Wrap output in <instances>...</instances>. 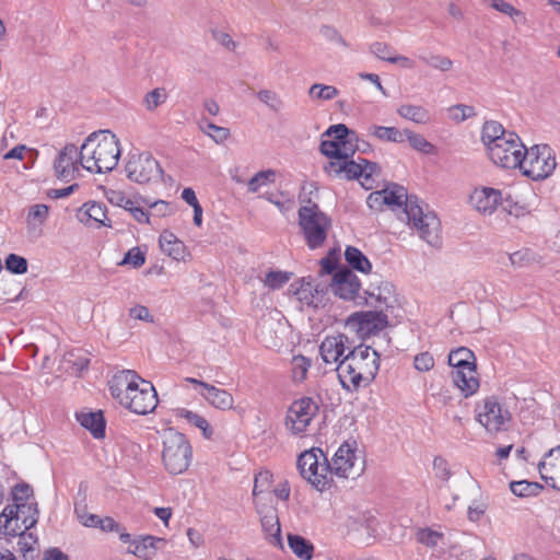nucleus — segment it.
<instances>
[{
  "mask_svg": "<svg viewBox=\"0 0 560 560\" xmlns=\"http://www.w3.org/2000/svg\"><path fill=\"white\" fill-rule=\"evenodd\" d=\"M386 197V206L392 210L399 209L398 218L415 229L419 236L431 246L440 244L441 222L435 213L423 212L417 199L408 197L402 186L392 185L382 190Z\"/></svg>",
  "mask_w": 560,
  "mask_h": 560,
  "instance_id": "obj_1",
  "label": "nucleus"
},
{
  "mask_svg": "<svg viewBox=\"0 0 560 560\" xmlns=\"http://www.w3.org/2000/svg\"><path fill=\"white\" fill-rule=\"evenodd\" d=\"M112 396L126 409L137 415H148L158 406V394L151 382L135 371L124 370L109 382Z\"/></svg>",
  "mask_w": 560,
  "mask_h": 560,
  "instance_id": "obj_2",
  "label": "nucleus"
},
{
  "mask_svg": "<svg viewBox=\"0 0 560 560\" xmlns=\"http://www.w3.org/2000/svg\"><path fill=\"white\" fill-rule=\"evenodd\" d=\"M119 156V140L109 130L92 132L80 148V165L90 173L114 170Z\"/></svg>",
  "mask_w": 560,
  "mask_h": 560,
  "instance_id": "obj_3",
  "label": "nucleus"
},
{
  "mask_svg": "<svg viewBox=\"0 0 560 560\" xmlns=\"http://www.w3.org/2000/svg\"><path fill=\"white\" fill-rule=\"evenodd\" d=\"M380 354L370 346L353 347L337 365V375L347 389L369 385L378 371Z\"/></svg>",
  "mask_w": 560,
  "mask_h": 560,
  "instance_id": "obj_4",
  "label": "nucleus"
},
{
  "mask_svg": "<svg viewBox=\"0 0 560 560\" xmlns=\"http://www.w3.org/2000/svg\"><path fill=\"white\" fill-rule=\"evenodd\" d=\"M161 439L164 468L172 475L185 472L192 457V447L187 438L175 429L168 428L163 430Z\"/></svg>",
  "mask_w": 560,
  "mask_h": 560,
  "instance_id": "obj_5",
  "label": "nucleus"
},
{
  "mask_svg": "<svg viewBox=\"0 0 560 560\" xmlns=\"http://www.w3.org/2000/svg\"><path fill=\"white\" fill-rule=\"evenodd\" d=\"M299 226L307 247H323L331 230L330 218L316 203L308 202L299 209Z\"/></svg>",
  "mask_w": 560,
  "mask_h": 560,
  "instance_id": "obj_6",
  "label": "nucleus"
},
{
  "mask_svg": "<svg viewBox=\"0 0 560 560\" xmlns=\"http://www.w3.org/2000/svg\"><path fill=\"white\" fill-rule=\"evenodd\" d=\"M329 481L332 476L341 479H357L365 469V459L357 443L343 442L328 462Z\"/></svg>",
  "mask_w": 560,
  "mask_h": 560,
  "instance_id": "obj_7",
  "label": "nucleus"
},
{
  "mask_svg": "<svg viewBox=\"0 0 560 560\" xmlns=\"http://www.w3.org/2000/svg\"><path fill=\"white\" fill-rule=\"evenodd\" d=\"M522 163L517 168L533 180L548 178L557 166L552 149L547 144H535L523 152Z\"/></svg>",
  "mask_w": 560,
  "mask_h": 560,
  "instance_id": "obj_8",
  "label": "nucleus"
},
{
  "mask_svg": "<svg viewBox=\"0 0 560 560\" xmlns=\"http://www.w3.org/2000/svg\"><path fill=\"white\" fill-rule=\"evenodd\" d=\"M323 138L320 152L328 158H351L360 150L357 133L343 124L330 126Z\"/></svg>",
  "mask_w": 560,
  "mask_h": 560,
  "instance_id": "obj_9",
  "label": "nucleus"
},
{
  "mask_svg": "<svg viewBox=\"0 0 560 560\" xmlns=\"http://www.w3.org/2000/svg\"><path fill=\"white\" fill-rule=\"evenodd\" d=\"M298 468L304 479L317 490H325L329 481L328 460L319 448H312L302 453L298 459Z\"/></svg>",
  "mask_w": 560,
  "mask_h": 560,
  "instance_id": "obj_10",
  "label": "nucleus"
},
{
  "mask_svg": "<svg viewBox=\"0 0 560 560\" xmlns=\"http://www.w3.org/2000/svg\"><path fill=\"white\" fill-rule=\"evenodd\" d=\"M36 515L37 510L32 503L8 505L0 514V532L8 536H20L37 523Z\"/></svg>",
  "mask_w": 560,
  "mask_h": 560,
  "instance_id": "obj_11",
  "label": "nucleus"
},
{
  "mask_svg": "<svg viewBox=\"0 0 560 560\" xmlns=\"http://www.w3.org/2000/svg\"><path fill=\"white\" fill-rule=\"evenodd\" d=\"M477 421L490 434L504 431L511 421L510 411L504 408L495 397L480 400L475 408Z\"/></svg>",
  "mask_w": 560,
  "mask_h": 560,
  "instance_id": "obj_12",
  "label": "nucleus"
},
{
  "mask_svg": "<svg viewBox=\"0 0 560 560\" xmlns=\"http://www.w3.org/2000/svg\"><path fill=\"white\" fill-rule=\"evenodd\" d=\"M526 147L516 133L508 135V138H501L499 143L493 144L488 150L490 160L498 166L508 170H515L522 163L523 152Z\"/></svg>",
  "mask_w": 560,
  "mask_h": 560,
  "instance_id": "obj_13",
  "label": "nucleus"
},
{
  "mask_svg": "<svg viewBox=\"0 0 560 560\" xmlns=\"http://www.w3.org/2000/svg\"><path fill=\"white\" fill-rule=\"evenodd\" d=\"M319 410L318 404L311 397H302L294 400L285 416V428L292 434L304 433Z\"/></svg>",
  "mask_w": 560,
  "mask_h": 560,
  "instance_id": "obj_14",
  "label": "nucleus"
},
{
  "mask_svg": "<svg viewBox=\"0 0 560 560\" xmlns=\"http://www.w3.org/2000/svg\"><path fill=\"white\" fill-rule=\"evenodd\" d=\"M126 173L130 180L145 184L158 180L162 175L159 162L150 153L130 155L126 164Z\"/></svg>",
  "mask_w": 560,
  "mask_h": 560,
  "instance_id": "obj_15",
  "label": "nucleus"
},
{
  "mask_svg": "<svg viewBox=\"0 0 560 560\" xmlns=\"http://www.w3.org/2000/svg\"><path fill=\"white\" fill-rule=\"evenodd\" d=\"M361 287L358 276L348 268L336 271L330 282L331 291L336 296L352 301L357 306H363L365 302L361 294Z\"/></svg>",
  "mask_w": 560,
  "mask_h": 560,
  "instance_id": "obj_16",
  "label": "nucleus"
},
{
  "mask_svg": "<svg viewBox=\"0 0 560 560\" xmlns=\"http://www.w3.org/2000/svg\"><path fill=\"white\" fill-rule=\"evenodd\" d=\"M346 324L350 329L355 330L360 337L365 338L384 329L388 319L383 310H376L355 312L347 318Z\"/></svg>",
  "mask_w": 560,
  "mask_h": 560,
  "instance_id": "obj_17",
  "label": "nucleus"
},
{
  "mask_svg": "<svg viewBox=\"0 0 560 560\" xmlns=\"http://www.w3.org/2000/svg\"><path fill=\"white\" fill-rule=\"evenodd\" d=\"M80 166V150L75 144H66L54 162L55 175L61 180L70 182L75 178Z\"/></svg>",
  "mask_w": 560,
  "mask_h": 560,
  "instance_id": "obj_18",
  "label": "nucleus"
},
{
  "mask_svg": "<svg viewBox=\"0 0 560 560\" xmlns=\"http://www.w3.org/2000/svg\"><path fill=\"white\" fill-rule=\"evenodd\" d=\"M352 343L348 336L343 334L330 335L324 338L319 346V353L323 361L327 364L339 362L352 350Z\"/></svg>",
  "mask_w": 560,
  "mask_h": 560,
  "instance_id": "obj_19",
  "label": "nucleus"
},
{
  "mask_svg": "<svg viewBox=\"0 0 560 560\" xmlns=\"http://www.w3.org/2000/svg\"><path fill=\"white\" fill-rule=\"evenodd\" d=\"M502 192L492 187H476L469 195V205L479 213L492 214L502 201Z\"/></svg>",
  "mask_w": 560,
  "mask_h": 560,
  "instance_id": "obj_20",
  "label": "nucleus"
},
{
  "mask_svg": "<svg viewBox=\"0 0 560 560\" xmlns=\"http://www.w3.org/2000/svg\"><path fill=\"white\" fill-rule=\"evenodd\" d=\"M364 305L374 307L375 310H384L390 306L394 299V289L389 282L376 281L371 282L370 285L362 292Z\"/></svg>",
  "mask_w": 560,
  "mask_h": 560,
  "instance_id": "obj_21",
  "label": "nucleus"
},
{
  "mask_svg": "<svg viewBox=\"0 0 560 560\" xmlns=\"http://www.w3.org/2000/svg\"><path fill=\"white\" fill-rule=\"evenodd\" d=\"M540 477L560 491V445L551 448L538 464Z\"/></svg>",
  "mask_w": 560,
  "mask_h": 560,
  "instance_id": "obj_22",
  "label": "nucleus"
},
{
  "mask_svg": "<svg viewBox=\"0 0 560 560\" xmlns=\"http://www.w3.org/2000/svg\"><path fill=\"white\" fill-rule=\"evenodd\" d=\"M161 544H165V539L151 535L141 536L130 542L127 551L139 559L152 560L156 556L159 545Z\"/></svg>",
  "mask_w": 560,
  "mask_h": 560,
  "instance_id": "obj_23",
  "label": "nucleus"
},
{
  "mask_svg": "<svg viewBox=\"0 0 560 560\" xmlns=\"http://www.w3.org/2000/svg\"><path fill=\"white\" fill-rule=\"evenodd\" d=\"M260 523L265 539L268 541V544L272 547L283 550L284 544L281 534V525L276 511L269 510L261 516Z\"/></svg>",
  "mask_w": 560,
  "mask_h": 560,
  "instance_id": "obj_24",
  "label": "nucleus"
},
{
  "mask_svg": "<svg viewBox=\"0 0 560 560\" xmlns=\"http://www.w3.org/2000/svg\"><path fill=\"white\" fill-rule=\"evenodd\" d=\"M294 294L300 302L313 307H318L325 300V289L311 279H303Z\"/></svg>",
  "mask_w": 560,
  "mask_h": 560,
  "instance_id": "obj_25",
  "label": "nucleus"
},
{
  "mask_svg": "<svg viewBox=\"0 0 560 560\" xmlns=\"http://www.w3.org/2000/svg\"><path fill=\"white\" fill-rule=\"evenodd\" d=\"M476 368H465L453 370L452 378L454 385L463 393L465 397L471 396L479 388V380L476 375Z\"/></svg>",
  "mask_w": 560,
  "mask_h": 560,
  "instance_id": "obj_26",
  "label": "nucleus"
},
{
  "mask_svg": "<svg viewBox=\"0 0 560 560\" xmlns=\"http://www.w3.org/2000/svg\"><path fill=\"white\" fill-rule=\"evenodd\" d=\"M200 395L214 408L229 410L233 407V396L225 389L217 388L213 385H205V390Z\"/></svg>",
  "mask_w": 560,
  "mask_h": 560,
  "instance_id": "obj_27",
  "label": "nucleus"
},
{
  "mask_svg": "<svg viewBox=\"0 0 560 560\" xmlns=\"http://www.w3.org/2000/svg\"><path fill=\"white\" fill-rule=\"evenodd\" d=\"M80 424L88 429L96 439L103 438L105 432V421L101 411L80 412L77 415Z\"/></svg>",
  "mask_w": 560,
  "mask_h": 560,
  "instance_id": "obj_28",
  "label": "nucleus"
},
{
  "mask_svg": "<svg viewBox=\"0 0 560 560\" xmlns=\"http://www.w3.org/2000/svg\"><path fill=\"white\" fill-rule=\"evenodd\" d=\"M160 247L163 253L168 255L170 257L180 260L184 259L185 256V245L184 243L176 237L175 234H173L170 231H164L160 235Z\"/></svg>",
  "mask_w": 560,
  "mask_h": 560,
  "instance_id": "obj_29",
  "label": "nucleus"
},
{
  "mask_svg": "<svg viewBox=\"0 0 560 560\" xmlns=\"http://www.w3.org/2000/svg\"><path fill=\"white\" fill-rule=\"evenodd\" d=\"M511 133L512 132L505 131L503 126L495 120L486 121L482 127L481 141L487 147L488 151L490 147L499 143L501 138H508V135Z\"/></svg>",
  "mask_w": 560,
  "mask_h": 560,
  "instance_id": "obj_30",
  "label": "nucleus"
},
{
  "mask_svg": "<svg viewBox=\"0 0 560 560\" xmlns=\"http://www.w3.org/2000/svg\"><path fill=\"white\" fill-rule=\"evenodd\" d=\"M366 131L369 136H372L381 141H388L395 143H400L405 141L404 130H399L396 127L370 125L366 128Z\"/></svg>",
  "mask_w": 560,
  "mask_h": 560,
  "instance_id": "obj_31",
  "label": "nucleus"
},
{
  "mask_svg": "<svg viewBox=\"0 0 560 560\" xmlns=\"http://www.w3.org/2000/svg\"><path fill=\"white\" fill-rule=\"evenodd\" d=\"M288 545L291 551L301 560H311L314 553V545L306 538L288 534Z\"/></svg>",
  "mask_w": 560,
  "mask_h": 560,
  "instance_id": "obj_32",
  "label": "nucleus"
},
{
  "mask_svg": "<svg viewBox=\"0 0 560 560\" xmlns=\"http://www.w3.org/2000/svg\"><path fill=\"white\" fill-rule=\"evenodd\" d=\"M397 114L420 125H425L431 119L429 110L420 105L402 104L397 108Z\"/></svg>",
  "mask_w": 560,
  "mask_h": 560,
  "instance_id": "obj_33",
  "label": "nucleus"
},
{
  "mask_svg": "<svg viewBox=\"0 0 560 560\" xmlns=\"http://www.w3.org/2000/svg\"><path fill=\"white\" fill-rule=\"evenodd\" d=\"M175 416L180 419H185L189 424L201 430L202 435L206 439H210L212 436V429L209 422L199 413L194 412L191 410L185 408H177L175 410Z\"/></svg>",
  "mask_w": 560,
  "mask_h": 560,
  "instance_id": "obj_34",
  "label": "nucleus"
},
{
  "mask_svg": "<svg viewBox=\"0 0 560 560\" xmlns=\"http://www.w3.org/2000/svg\"><path fill=\"white\" fill-rule=\"evenodd\" d=\"M49 217V207L44 203L33 205L28 208L26 223L30 230H37L44 225Z\"/></svg>",
  "mask_w": 560,
  "mask_h": 560,
  "instance_id": "obj_35",
  "label": "nucleus"
},
{
  "mask_svg": "<svg viewBox=\"0 0 560 560\" xmlns=\"http://www.w3.org/2000/svg\"><path fill=\"white\" fill-rule=\"evenodd\" d=\"M475 355L474 353L465 347H460L456 350L451 351L448 354V364L454 370H460L465 368L475 366L474 364Z\"/></svg>",
  "mask_w": 560,
  "mask_h": 560,
  "instance_id": "obj_36",
  "label": "nucleus"
},
{
  "mask_svg": "<svg viewBox=\"0 0 560 560\" xmlns=\"http://www.w3.org/2000/svg\"><path fill=\"white\" fill-rule=\"evenodd\" d=\"M256 96L260 103L276 114L281 113L285 107L284 101L273 90L261 89L256 93Z\"/></svg>",
  "mask_w": 560,
  "mask_h": 560,
  "instance_id": "obj_37",
  "label": "nucleus"
},
{
  "mask_svg": "<svg viewBox=\"0 0 560 560\" xmlns=\"http://www.w3.org/2000/svg\"><path fill=\"white\" fill-rule=\"evenodd\" d=\"M345 257L347 262L353 268L361 272H369L372 268L370 260L355 247H347Z\"/></svg>",
  "mask_w": 560,
  "mask_h": 560,
  "instance_id": "obj_38",
  "label": "nucleus"
},
{
  "mask_svg": "<svg viewBox=\"0 0 560 560\" xmlns=\"http://www.w3.org/2000/svg\"><path fill=\"white\" fill-rule=\"evenodd\" d=\"M307 94L314 101H331L339 95V90L332 85L314 83Z\"/></svg>",
  "mask_w": 560,
  "mask_h": 560,
  "instance_id": "obj_39",
  "label": "nucleus"
},
{
  "mask_svg": "<svg viewBox=\"0 0 560 560\" xmlns=\"http://www.w3.org/2000/svg\"><path fill=\"white\" fill-rule=\"evenodd\" d=\"M312 365V362L308 358L304 355H294L291 360V371H292V377L295 383L303 382L306 376L307 372Z\"/></svg>",
  "mask_w": 560,
  "mask_h": 560,
  "instance_id": "obj_40",
  "label": "nucleus"
},
{
  "mask_svg": "<svg viewBox=\"0 0 560 560\" xmlns=\"http://www.w3.org/2000/svg\"><path fill=\"white\" fill-rule=\"evenodd\" d=\"M80 213L88 219L94 220L97 223L107 225L106 219V207L101 202H86L80 210Z\"/></svg>",
  "mask_w": 560,
  "mask_h": 560,
  "instance_id": "obj_41",
  "label": "nucleus"
},
{
  "mask_svg": "<svg viewBox=\"0 0 560 560\" xmlns=\"http://www.w3.org/2000/svg\"><path fill=\"white\" fill-rule=\"evenodd\" d=\"M167 100V92L164 88H155L148 92L142 101L147 110L153 112L159 106L163 105Z\"/></svg>",
  "mask_w": 560,
  "mask_h": 560,
  "instance_id": "obj_42",
  "label": "nucleus"
},
{
  "mask_svg": "<svg viewBox=\"0 0 560 560\" xmlns=\"http://www.w3.org/2000/svg\"><path fill=\"white\" fill-rule=\"evenodd\" d=\"M276 171L265 170L256 173L247 183L248 191L257 192L261 187L275 182Z\"/></svg>",
  "mask_w": 560,
  "mask_h": 560,
  "instance_id": "obj_43",
  "label": "nucleus"
},
{
  "mask_svg": "<svg viewBox=\"0 0 560 560\" xmlns=\"http://www.w3.org/2000/svg\"><path fill=\"white\" fill-rule=\"evenodd\" d=\"M405 139L408 140L411 148L415 150L431 154L434 152V145L430 143L423 136L412 132L411 130L405 129Z\"/></svg>",
  "mask_w": 560,
  "mask_h": 560,
  "instance_id": "obj_44",
  "label": "nucleus"
},
{
  "mask_svg": "<svg viewBox=\"0 0 560 560\" xmlns=\"http://www.w3.org/2000/svg\"><path fill=\"white\" fill-rule=\"evenodd\" d=\"M200 128L207 136L219 144L225 142L230 137V130L228 128L217 126L209 121L201 125Z\"/></svg>",
  "mask_w": 560,
  "mask_h": 560,
  "instance_id": "obj_45",
  "label": "nucleus"
},
{
  "mask_svg": "<svg viewBox=\"0 0 560 560\" xmlns=\"http://www.w3.org/2000/svg\"><path fill=\"white\" fill-rule=\"evenodd\" d=\"M419 58L425 65L442 72L450 71L453 67V61L441 55L420 56Z\"/></svg>",
  "mask_w": 560,
  "mask_h": 560,
  "instance_id": "obj_46",
  "label": "nucleus"
},
{
  "mask_svg": "<svg viewBox=\"0 0 560 560\" xmlns=\"http://www.w3.org/2000/svg\"><path fill=\"white\" fill-rule=\"evenodd\" d=\"M272 323L265 322L260 327V338L261 342L265 343L267 348H279L282 346V339L278 336L277 330H275V335H272L271 329Z\"/></svg>",
  "mask_w": 560,
  "mask_h": 560,
  "instance_id": "obj_47",
  "label": "nucleus"
},
{
  "mask_svg": "<svg viewBox=\"0 0 560 560\" xmlns=\"http://www.w3.org/2000/svg\"><path fill=\"white\" fill-rule=\"evenodd\" d=\"M150 219L155 223V219L165 218L174 212V208L164 200H158L149 205Z\"/></svg>",
  "mask_w": 560,
  "mask_h": 560,
  "instance_id": "obj_48",
  "label": "nucleus"
},
{
  "mask_svg": "<svg viewBox=\"0 0 560 560\" xmlns=\"http://www.w3.org/2000/svg\"><path fill=\"white\" fill-rule=\"evenodd\" d=\"M106 197L113 206L121 207L127 211L136 203V201L130 199L128 196H126L125 192L120 190L110 189L107 191Z\"/></svg>",
  "mask_w": 560,
  "mask_h": 560,
  "instance_id": "obj_49",
  "label": "nucleus"
},
{
  "mask_svg": "<svg viewBox=\"0 0 560 560\" xmlns=\"http://www.w3.org/2000/svg\"><path fill=\"white\" fill-rule=\"evenodd\" d=\"M510 489L517 497H529L537 492L539 486L538 483L521 480L511 482Z\"/></svg>",
  "mask_w": 560,
  "mask_h": 560,
  "instance_id": "obj_50",
  "label": "nucleus"
},
{
  "mask_svg": "<svg viewBox=\"0 0 560 560\" xmlns=\"http://www.w3.org/2000/svg\"><path fill=\"white\" fill-rule=\"evenodd\" d=\"M370 51L381 60L390 62L393 56H395V50L392 46L386 43L376 42L370 46Z\"/></svg>",
  "mask_w": 560,
  "mask_h": 560,
  "instance_id": "obj_51",
  "label": "nucleus"
},
{
  "mask_svg": "<svg viewBox=\"0 0 560 560\" xmlns=\"http://www.w3.org/2000/svg\"><path fill=\"white\" fill-rule=\"evenodd\" d=\"M5 267L13 273L22 275L27 271V261L19 255L10 254L5 258Z\"/></svg>",
  "mask_w": 560,
  "mask_h": 560,
  "instance_id": "obj_52",
  "label": "nucleus"
},
{
  "mask_svg": "<svg viewBox=\"0 0 560 560\" xmlns=\"http://www.w3.org/2000/svg\"><path fill=\"white\" fill-rule=\"evenodd\" d=\"M272 481V475L265 470L260 471L255 476L253 495L257 497L259 493L265 492L269 489Z\"/></svg>",
  "mask_w": 560,
  "mask_h": 560,
  "instance_id": "obj_53",
  "label": "nucleus"
},
{
  "mask_svg": "<svg viewBox=\"0 0 560 560\" xmlns=\"http://www.w3.org/2000/svg\"><path fill=\"white\" fill-rule=\"evenodd\" d=\"M289 281V277L282 271H270L265 277V285L272 290L282 288Z\"/></svg>",
  "mask_w": 560,
  "mask_h": 560,
  "instance_id": "obj_54",
  "label": "nucleus"
},
{
  "mask_svg": "<svg viewBox=\"0 0 560 560\" xmlns=\"http://www.w3.org/2000/svg\"><path fill=\"white\" fill-rule=\"evenodd\" d=\"M509 259L513 267L522 268L529 265L534 260V257L529 250L522 249L510 254Z\"/></svg>",
  "mask_w": 560,
  "mask_h": 560,
  "instance_id": "obj_55",
  "label": "nucleus"
},
{
  "mask_svg": "<svg viewBox=\"0 0 560 560\" xmlns=\"http://www.w3.org/2000/svg\"><path fill=\"white\" fill-rule=\"evenodd\" d=\"M413 366L419 372H428L434 366V358L429 352H421L415 357Z\"/></svg>",
  "mask_w": 560,
  "mask_h": 560,
  "instance_id": "obj_56",
  "label": "nucleus"
},
{
  "mask_svg": "<svg viewBox=\"0 0 560 560\" xmlns=\"http://www.w3.org/2000/svg\"><path fill=\"white\" fill-rule=\"evenodd\" d=\"M343 176L348 179L362 177L361 158L357 161L346 158Z\"/></svg>",
  "mask_w": 560,
  "mask_h": 560,
  "instance_id": "obj_57",
  "label": "nucleus"
},
{
  "mask_svg": "<svg viewBox=\"0 0 560 560\" xmlns=\"http://www.w3.org/2000/svg\"><path fill=\"white\" fill-rule=\"evenodd\" d=\"M36 544L37 539L33 537L32 534L22 533L18 541L19 551H21L24 557H26L28 552L32 553L35 551Z\"/></svg>",
  "mask_w": 560,
  "mask_h": 560,
  "instance_id": "obj_58",
  "label": "nucleus"
},
{
  "mask_svg": "<svg viewBox=\"0 0 560 560\" xmlns=\"http://www.w3.org/2000/svg\"><path fill=\"white\" fill-rule=\"evenodd\" d=\"M332 160L325 165L324 170L329 176L339 177L345 173L346 158H331Z\"/></svg>",
  "mask_w": 560,
  "mask_h": 560,
  "instance_id": "obj_59",
  "label": "nucleus"
},
{
  "mask_svg": "<svg viewBox=\"0 0 560 560\" xmlns=\"http://www.w3.org/2000/svg\"><path fill=\"white\" fill-rule=\"evenodd\" d=\"M31 494L32 489L28 485L19 483L12 490V500L15 504H25L24 501H26Z\"/></svg>",
  "mask_w": 560,
  "mask_h": 560,
  "instance_id": "obj_60",
  "label": "nucleus"
},
{
  "mask_svg": "<svg viewBox=\"0 0 560 560\" xmlns=\"http://www.w3.org/2000/svg\"><path fill=\"white\" fill-rule=\"evenodd\" d=\"M320 34L324 38H326L327 40H329L331 43H335L342 47L348 46L347 42L343 39V37L340 35V33L337 30H335L334 27L323 26L320 28Z\"/></svg>",
  "mask_w": 560,
  "mask_h": 560,
  "instance_id": "obj_61",
  "label": "nucleus"
},
{
  "mask_svg": "<svg viewBox=\"0 0 560 560\" xmlns=\"http://www.w3.org/2000/svg\"><path fill=\"white\" fill-rule=\"evenodd\" d=\"M451 117L456 121H463L474 115V108L467 105H456L450 108Z\"/></svg>",
  "mask_w": 560,
  "mask_h": 560,
  "instance_id": "obj_62",
  "label": "nucleus"
},
{
  "mask_svg": "<svg viewBox=\"0 0 560 560\" xmlns=\"http://www.w3.org/2000/svg\"><path fill=\"white\" fill-rule=\"evenodd\" d=\"M129 316L133 319H139L147 323L153 322V317L150 314L148 307L143 305H135L129 308Z\"/></svg>",
  "mask_w": 560,
  "mask_h": 560,
  "instance_id": "obj_63",
  "label": "nucleus"
},
{
  "mask_svg": "<svg viewBox=\"0 0 560 560\" xmlns=\"http://www.w3.org/2000/svg\"><path fill=\"white\" fill-rule=\"evenodd\" d=\"M145 261L144 255L139 250V248H132L130 249L121 264H130L133 267L138 268L141 267Z\"/></svg>",
  "mask_w": 560,
  "mask_h": 560,
  "instance_id": "obj_64",
  "label": "nucleus"
}]
</instances>
